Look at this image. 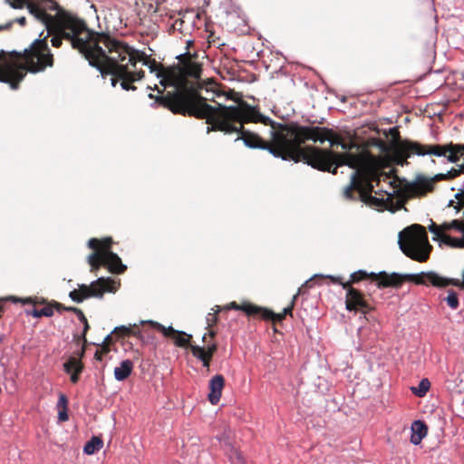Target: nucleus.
I'll use <instances>...</instances> for the list:
<instances>
[{
	"instance_id": "bf43d9fd",
	"label": "nucleus",
	"mask_w": 464,
	"mask_h": 464,
	"mask_svg": "<svg viewBox=\"0 0 464 464\" xmlns=\"http://www.w3.org/2000/svg\"><path fill=\"white\" fill-rule=\"evenodd\" d=\"M462 277L464 278V270H463V273H462Z\"/></svg>"
},
{
	"instance_id": "39448f33",
	"label": "nucleus",
	"mask_w": 464,
	"mask_h": 464,
	"mask_svg": "<svg viewBox=\"0 0 464 464\" xmlns=\"http://www.w3.org/2000/svg\"><path fill=\"white\" fill-rule=\"evenodd\" d=\"M345 143L347 144V142ZM348 145L350 148L345 150L346 151L343 154L332 151L333 156L329 161L330 169H325L324 171L335 174L337 172V168L343 165H347L349 168L355 169V171L351 175L350 184L343 190V197L347 199L359 198L367 204L379 208L383 207L385 205L383 198H379L365 193L362 181L360 179L361 159L359 156L348 151L354 147V144L348 143Z\"/></svg>"
},
{
	"instance_id": "49530a36",
	"label": "nucleus",
	"mask_w": 464,
	"mask_h": 464,
	"mask_svg": "<svg viewBox=\"0 0 464 464\" xmlns=\"http://www.w3.org/2000/svg\"><path fill=\"white\" fill-rule=\"evenodd\" d=\"M56 308L58 311H61V310H64V308H66L65 306H63V304H56Z\"/></svg>"
},
{
	"instance_id": "a19ab883",
	"label": "nucleus",
	"mask_w": 464,
	"mask_h": 464,
	"mask_svg": "<svg viewBox=\"0 0 464 464\" xmlns=\"http://www.w3.org/2000/svg\"><path fill=\"white\" fill-rule=\"evenodd\" d=\"M217 351V344L212 343L206 349L207 354L212 358L213 353Z\"/></svg>"
},
{
	"instance_id": "7ed1b4c3",
	"label": "nucleus",
	"mask_w": 464,
	"mask_h": 464,
	"mask_svg": "<svg viewBox=\"0 0 464 464\" xmlns=\"http://www.w3.org/2000/svg\"><path fill=\"white\" fill-rule=\"evenodd\" d=\"M103 39V55L95 57L97 65L95 67L103 79L110 76L112 87H115L118 81H121V87L125 91H135L136 87L131 83L143 78L144 72H131L129 65L135 67V54L131 55L124 44L111 38L102 36ZM140 54H136V57Z\"/></svg>"
},
{
	"instance_id": "aec40b11",
	"label": "nucleus",
	"mask_w": 464,
	"mask_h": 464,
	"mask_svg": "<svg viewBox=\"0 0 464 464\" xmlns=\"http://www.w3.org/2000/svg\"><path fill=\"white\" fill-rule=\"evenodd\" d=\"M149 324L152 327L156 328L157 330L160 331L165 336H169L170 334H184L185 333L182 331H177L175 330L171 325L165 327L163 324L153 321V320H140V324Z\"/></svg>"
},
{
	"instance_id": "4be33fe9",
	"label": "nucleus",
	"mask_w": 464,
	"mask_h": 464,
	"mask_svg": "<svg viewBox=\"0 0 464 464\" xmlns=\"http://www.w3.org/2000/svg\"><path fill=\"white\" fill-rule=\"evenodd\" d=\"M103 446L102 439L93 436L83 447V452L86 455H92Z\"/></svg>"
},
{
	"instance_id": "20e7f679",
	"label": "nucleus",
	"mask_w": 464,
	"mask_h": 464,
	"mask_svg": "<svg viewBox=\"0 0 464 464\" xmlns=\"http://www.w3.org/2000/svg\"><path fill=\"white\" fill-rule=\"evenodd\" d=\"M179 65L171 67L176 72L177 81L173 82V94L169 97H157V101L170 110L173 113L194 116L190 113L194 105L207 104L206 98L198 95L193 90H188L186 77L198 79L201 73V65L189 53L177 56Z\"/></svg>"
},
{
	"instance_id": "423d86ee",
	"label": "nucleus",
	"mask_w": 464,
	"mask_h": 464,
	"mask_svg": "<svg viewBox=\"0 0 464 464\" xmlns=\"http://www.w3.org/2000/svg\"><path fill=\"white\" fill-rule=\"evenodd\" d=\"M400 249L410 258L425 262L432 246L428 240L425 228L418 224L411 225L401 230L398 235Z\"/></svg>"
},
{
	"instance_id": "c85d7f7f",
	"label": "nucleus",
	"mask_w": 464,
	"mask_h": 464,
	"mask_svg": "<svg viewBox=\"0 0 464 464\" xmlns=\"http://www.w3.org/2000/svg\"><path fill=\"white\" fill-rule=\"evenodd\" d=\"M53 314V308L50 305L44 306L42 308H34L32 312V315L35 318L42 316L50 317Z\"/></svg>"
},
{
	"instance_id": "603ef678",
	"label": "nucleus",
	"mask_w": 464,
	"mask_h": 464,
	"mask_svg": "<svg viewBox=\"0 0 464 464\" xmlns=\"http://www.w3.org/2000/svg\"><path fill=\"white\" fill-rule=\"evenodd\" d=\"M367 186L369 187L370 190L372 191V188H373V185L370 183V184H368Z\"/></svg>"
},
{
	"instance_id": "1a4fd4ad",
	"label": "nucleus",
	"mask_w": 464,
	"mask_h": 464,
	"mask_svg": "<svg viewBox=\"0 0 464 464\" xmlns=\"http://www.w3.org/2000/svg\"><path fill=\"white\" fill-rule=\"evenodd\" d=\"M120 283H116L110 277H99L89 285H78V289L70 292L69 297L75 303H82L85 299L95 297L102 298L104 293H115Z\"/></svg>"
},
{
	"instance_id": "6e6d98bb",
	"label": "nucleus",
	"mask_w": 464,
	"mask_h": 464,
	"mask_svg": "<svg viewBox=\"0 0 464 464\" xmlns=\"http://www.w3.org/2000/svg\"><path fill=\"white\" fill-rule=\"evenodd\" d=\"M58 8V5H54V6L53 7V10L57 9Z\"/></svg>"
},
{
	"instance_id": "6e6552de",
	"label": "nucleus",
	"mask_w": 464,
	"mask_h": 464,
	"mask_svg": "<svg viewBox=\"0 0 464 464\" xmlns=\"http://www.w3.org/2000/svg\"><path fill=\"white\" fill-rule=\"evenodd\" d=\"M367 276H374L376 277V274L372 272L371 274H368L365 270H358L356 272H353L350 276V281L347 283H343L342 277L335 276L332 275H322V274H315L311 278L306 280L304 284V285H306L309 284L310 281H312L314 278L316 277H322V278H329L334 284L342 285L344 289H346V295H345V305L346 309L349 311H362L364 314L368 313L372 307L367 304V302L363 299L362 294L349 286L350 283H356L360 281L362 278H366Z\"/></svg>"
},
{
	"instance_id": "c03bdc74",
	"label": "nucleus",
	"mask_w": 464,
	"mask_h": 464,
	"mask_svg": "<svg viewBox=\"0 0 464 464\" xmlns=\"http://www.w3.org/2000/svg\"><path fill=\"white\" fill-rule=\"evenodd\" d=\"M80 372H81L73 371V372L71 374V381H72V382L76 383L78 382V380H79L78 375H79Z\"/></svg>"
},
{
	"instance_id": "4468645a",
	"label": "nucleus",
	"mask_w": 464,
	"mask_h": 464,
	"mask_svg": "<svg viewBox=\"0 0 464 464\" xmlns=\"http://www.w3.org/2000/svg\"><path fill=\"white\" fill-rule=\"evenodd\" d=\"M404 277L413 281L419 285H432L437 287L446 286L450 284H453L451 279L443 277L433 271L429 272H420V274H406ZM454 285H458V283H454Z\"/></svg>"
},
{
	"instance_id": "ea45409f",
	"label": "nucleus",
	"mask_w": 464,
	"mask_h": 464,
	"mask_svg": "<svg viewBox=\"0 0 464 464\" xmlns=\"http://www.w3.org/2000/svg\"><path fill=\"white\" fill-rule=\"evenodd\" d=\"M73 313L78 316L79 320L82 323L87 320L85 315L83 314L82 311L79 308H74Z\"/></svg>"
},
{
	"instance_id": "de8ad7c7",
	"label": "nucleus",
	"mask_w": 464,
	"mask_h": 464,
	"mask_svg": "<svg viewBox=\"0 0 464 464\" xmlns=\"http://www.w3.org/2000/svg\"><path fill=\"white\" fill-rule=\"evenodd\" d=\"M112 333L109 334L105 338H104V342H107L111 339V335Z\"/></svg>"
},
{
	"instance_id": "58836bf2",
	"label": "nucleus",
	"mask_w": 464,
	"mask_h": 464,
	"mask_svg": "<svg viewBox=\"0 0 464 464\" xmlns=\"http://www.w3.org/2000/svg\"><path fill=\"white\" fill-rule=\"evenodd\" d=\"M172 94H173V92H169L167 93V95H165L164 97H169V96H171ZM148 97H149L150 99H155V102H154L153 103H151V104H150V106H151V107H154L156 103H159V104H160V105H161V103H160V102H159L157 101V97H163L162 95L154 96L152 93H150V94L148 95ZM162 106H164V105L162 104Z\"/></svg>"
},
{
	"instance_id": "c756f323",
	"label": "nucleus",
	"mask_w": 464,
	"mask_h": 464,
	"mask_svg": "<svg viewBox=\"0 0 464 464\" xmlns=\"http://www.w3.org/2000/svg\"><path fill=\"white\" fill-rule=\"evenodd\" d=\"M220 311V307L218 305H216L215 307L211 308V312H209L206 316V322L208 326H212L213 324H217L218 322V314Z\"/></svg>"
},
{
	"instance_id": "a18cd8bd",
	"label": "nucleus",
	"mask_w": 464,
	"mask_h": 464,
	"mask_svg": "<svg viewBox=\"0 0 464 464\" xmlns=\"http://www.w3.org/2000/svg\"><path fill=\"white\" fill-rule=\"evenodd\" d=\"M211 357L207 355V357L202 358L200 361L202 362V364L204 367L208 368L209 367V362Z\"/></svg>"
},
{
	"instance_id": "7c9ffc66",
	"label": "nucleus",
	"mask_w": 464,
	"mask_h": 464,
	"mask_svg": "<svg viewBox=\"0 0 464 464\" xmlns=\"http://www.w3.org/2000/svg\"><path fill=\"white\" fill-rule=\"evenodd\" d=\"M448 305L451 308V309H457L458 306H459V297H458V295L456 292L450 290L449 291L448 293V295L447 297L444 299Z\"/></svg>"
},
{
	"instance_id": "dca6fc26",
	"label": "nucleus",
	"mask_w": 464,
	"mask_h": 464,
	"mask_svg": "<svg viewBox=\"0 0 464 464\" xmlns=\"http://www.w3.org/2000/svg\"><path fill=\"white\" fill-rule=\"evenodd\" d=\"M300 293H301V289L299 288L297 293L292 297L290 304L288 306H286L285 308H284L282 313L275 314L274 312H272L268 309L261 307V310L259 311L258 314H260V316H262L265 319H271L273 321H277V322L282 321L287 314L292 315V310L294 308L295 300H296L297 296L300 295Z\"/></svg>"
},
{
	"instance_id": "79ce46f5",
	"label": "nucleus",
	"mask_w": 464,
	"mask_h": 464,
	"mask_svg": "<svg viewBox=\"0 0 464 464\" xmlns=\"http://www.w3.org/2000/svg\"><path fill=\"white\" fill-rule=\"evenodd\" d=\"M7 299L11 300L12 302L14 303H23V304H28L29 303V299H21V298H18V297H15V296H9L7 297Z\"/></svg>"
},
{
	"instance_id": "bb28decb",
	"label": "nucleus",
	"mask_w": 464,
	"mask_h": 464,
	"mask_svg": "<svg viewBox=\"0 0 464 464\" xmlns=\"http://www.w3.org/2000/svg\"><path fill=\"white\" fill-rule=\"evenodd\" d=\"M63 369L67 373H71L72 371L82 372V364L79 359L70 357L69 360L63 364Z\"/></svg>"
},
{
	"instance_id": "f03ea898",
	"label": "nucleus",
	"mask_w": 464,
	"mask_h": 464,
	"mask_svg": "<svg viewBox=\"0 0 464 464\" xmlns=\"http://www.w3.org/2000/svg\"><path fill=\"white\" fill-rule=\"evenodd\" d=\"M26 8L35 21L44 25L47 34L42 38L44 34L42 32L39 38L24 50L25 63L14 61L8 56L9 61L17 66V70H23V78L27 71L38 72L47 66H53V54L46 43V37L49 35L53 36L51 39L53 46L60 47L62 40L66 39L71 42L72 48L78 49L83 54L90 65H97L95 57L103 55L102 36H107L106 34L90 30L83 20L72 14H64L56 21L37 4H28Z\"/></svg>"
},
{
	"instance_id": "09e8293b",
	"label": "nucleus",
	"mask_w": 464,
	"mask_h": 464,
	"mask_svg": "<svg viewBox=\"0 0 464 464\" xmlns=\"http://www.w3.org/2000/svg\"><path fill=\"white\" fill-rule=\"evenodd\" d=\"M95 358L97 360H102V356L98 353V352H96V353H95Z\"/></svg>"
},
{
	"instance_id": "473e14b6",
	"label": "nucleus",
	"mask_w": 464,
	"mask_h": 464,
	"mask_svg": "<svg viewBox=\"0 0 464 464\" xmlns=\"http://www.w3.org/2000/svg\"><path fill=\"white\" fill-rule=\"evenodd\" d=\"M192 337L191 334H178L174 337L175 344L179 347L187 346L189 343V339Z\"/></svg>"
},
{
	"instance_id": "2eb2a0df",
	"label": "nucleus",
	"mask_w": 464,
	"mask_h": 464,
	"mask_svg": "<svg viewBox=\"0 0 464 464\" xmlns=\"http://www.w3.org/2000/svg\"><path fill=\"white\" fill-rule=\"evenodd\" d=\"M225 380L220 374L213 376L209 381L208 401L212 405L218 404L220 400L222 390L224 388Z\"/></svg>"
},
{
	"instance_id": "5701e85b",
	"label": "nucleus",
	"mask_w": 464,
	"mask_h": 464,
	"mask_svg": "<svg viewBox=\"0 0 464 464\" xmlns=\"http://www.w3.org/2000/svg\"><path fill=\"white\" fill-rule=\"evenodd\" d=\"M140 324H130L129 326H126V325H120V326H116L112 331L111 333H118V332H121L123 334V335H133L139 339H142V334L140 333V330H137V331H133L132 328H136L138 327Z\"/></svg>"
},
{
	"instance_id": "13d9d810",
	"label": "nucleus",
	"mask_w": 464,
	"mask_h": 464,
	"mask_svg": "<svg viewBox=\"0 0 464 464\" xmlns=\"http://www.w3.org/2000/svg\"><path fill=\"white\" fill-rule=\"evenodd\" d=\"M205 338H206V334H204V335L202 336V340L204 341V340H205Z\"/></svg>"
},
{
	"instance_id": "9b49d317",
	"label": "nucleus",
	"mask_w": 464,
	"mask_h": 464,
	"mask_svg": "<svg viewBox=\"0 0 464 464\" xmlns=\"http://www.w3.org/2000/svg\"><path fill=\"white\" fill-rule=\"evenodd\" d=\"M130 54H140L135 57V64L140 62L142 65L147 66L151 73H155V76L160 80V84L164 88L173 85V82L177 81L176 72L169 68H164L161 64L158 63L155 60H150L143 52L135 50L129 45L124 44Z\"/></svg>"
},
{
	"instance_id": "4c0bfd02",
	"label": "nucleus",
	"mask_w": 464,
	"mask_h": 464,
	"mask_svg": "<svg viewBox=\"0 0 464 464\" xmlns=\"http://www.w3.org/2000/svg\"><path fill=\"white\" fill-rule=\"evenodd\" d=\"M67 409L60 410L58 412V420L60 421H66L68 420Z\"/></svg>"
},
{
	"instance_id": "412c9836",
	"label": "nucleus",
	"mask_w": 464,
	"mask_h": 464,
	"mask_svg": "<svg viewBox=\"0 0 464 464\" xmlns=\"http://www.w3.org/2000/svg\"><path fill=\"white\" fill-rule=\"evenodd\" d=\"M219 441H224L225 446L227 448V454L232 462H238L240 464L244 463L243 457L239 451H237L227 440L225 436L218 438Z\"/></svg>"
},
{
	"instance_id": "c9c22d12",
	"label": "nucleus",
	"mask_w": 464,
	"mask_h": 464,
	"mask_svg": "<svg viewBox=\"0 0 464 464\" xmlns=\"http://www.w3.org/2000/svg\"><path fill=\"white\" fill-rule=\"evenodd\" d=\"M14 22H16L18 23L20 25H24L25 23H26V18L24 16H20V17H17L16 19H14L13 22H9L4 25H0V30H3V29H8L12 24Z\"/></svg>"
},
{
	"instance_id": "2f4dec72",
	"label": "nucleus",
	"mask_w": 464,
	"mask_h": 464,
	"mask_svg": "<svg viewBox=\"0 0 464 464\" xmlns=\"http://www.w3.org/2000/svg\"><path fill=\"white\" fill-rule=\"evenodd\" d=\"M429 230L434 235L432 238L434 241H442V237L445 234H443L441 231V225L438 227L434 222L431 221L430 225L429 226Z\"/></svg>"
},
{
	"instance_id": "ddd939ff",
	"label": "nucleus",
	"mask_w": 464,
	"mask_h": 464,
	"mask_svg": "<svg viewBox=\"0 0 464 464\" xmlns=\"http://www.w3.org/2000/svg\"><path fill=\"white\" fill-rule=\"evenodd\" d=\"M23 70H17V66L9 61L8 56L0 52V82L9 83L11 89L16 90L23 80Z\"/></svg>"
},
{
	"instance_id": "a211bd4d",
	"label": "nucleus",
	"mask_w": 464,
	"mask_h": 464,
	"mask_svg": "<svg viewBox=\"0 0 464 464\" xmlns=\"http://www.w3.org/2000/svg\"><path fill=\"white\" fill-rule=\"evenodd\" d=\"M133 369V362L127 359L121 362L120 365L114 369V378L118 382L124 381L128 378Z\"/></svg>"
},
{
	"instance_id": "4d7b16f0",
	"label": "nucleus",
	"mask_w": 464,
	"mask_h": 464,
	"mask_svg": "<svg viewBox=\"0 0 464 464\" xmlns=\"http://www.w3.org/2000/svg\"><path fill=\"white\" fill-rule=\"evenodd\" d=\"M461 287L464 288V278H463V282L461 284Z\"/></svg>"
},
{
	"instance_id": "9d476101",
	"label": "nucleus",
	"mask_w": 464,
	"mask_h": 464,
	"mask_svg": "<svg viewBox=\"0 0 464 464\" xmlns=\"http://www.w3.org/2000/svg\"><path fill=\"white\" fill-rule=\"evenodd\" d=\"M401 154L405 158H410L411 155L425 156L432 155L436 157H446L450 162H456L459 158L458 155L446 146L440 145H421L415 141H404L401 143Z\"/></svg>"
},
{
	"instance_id": "b1692460",
	"label": "nucleus",
	"mask_w": 464,
	"mask_h": 464,
	"mask_svg": "<svg viewBox=\"0 0 464 464\" xmlns=\"http://www.w3.org/2000/svg\"><path fill=\"white\" fill-rule=\"evenodd\" d=\"M380 275H383L384 277L381 281L376 282V285L378 286L397 285L401 284V276L397 273H393L390 276H386L385 272H381Z\"/></svg>"
},
{
	"instance_id": "e433bc0d",
	"label": "nucleus",
	"mask_w": 464,
	"mask_h": 464,
	"mask_svg": "<svg viewBox=\"0 0 464 464\" xmlns=\"http://www.w3.org/2000/svg\"><path fill=\"white\" fill-rule=\"evenodd\" d=\"M67 402H68V401H67L66 396L64 394H60L56 406L58 409H61V410L67 409Z\"/></svg>"
},
{
	"instance_id": "72a5a7b5",
	"label": "nucleus",
	"mask_w": 464,
	"mask_h": 464,
	"mask_svg": "<svg viewBox=\"0 0 464 464\" xmlns=\"http://www.w3.org/2000/svg\"><path fill=\"white\" fill-rule=\"evenodd\" d=\"M190 349L193 356H195L198 360H201L202 358H205L208 355L206 349L204 347H200L198 345H191Z\"/></svg>"
},
{
	"instance_id": "37998d69",
	"label": "nucleus",
	"mask_w": 464,
	"mask_h": 464,
	"mask_svg": "<svg viewBox=\"0 0 464 464\" xmlns=\"http://www.w3.org/2000/svg\"><path fill=\"white\" fill-rule=\"evenodd\" d=\"M82 324H83V331H82V337L83 341L86 342V337L85 336H86V333H87V331L89 329V324H88L87 320L85 322H82Z\"/></svg>"
},
{
	"instance_id": "8fccbe9b",
	"label": "nucleus",
	"mask_w": 464,
	"mask_h": 464,
	"mask_svg": "<svg viewBox=\"0 0 464 464\" xmlns=\"http://www.w3.org/2000/svg\"><path fill=\"white\" fill-rule=\"evenodd\" d=\"M74 308H75V307H67V308H64V310L73 312V309H74Z\"/></svg>"
},
{
	"instance_id": "cd10ccee",
	"label": "nucleus",
	"mask_w": 464,
	"mask_h": 464,
	"mask_svg": "<svg viewBox=\"0 0 464 464\" xmlns=\"http://www.w3.org/2000/svg\"><path fill=\"white\" fill-rule=\"evenodd\" d=\"M450 229H456L459 232H464V224L463 222L454 219L450 222H444L441 224V231L443 234H445L446 231Z\"/></svg>"
},
{
	"instance_id": "864d4df0",
	"label": "nucleus",
	"mask_w": 464,
	"mask_h": 464,
	"mask_svg": "<svg viewBox=\"0 0 464 464\" xmlns=\"http://www.w3.org/2000/svg\"><path fill=\"white\" fill-rule=\"evenodd\" d=\"M90 7H91L92 9H93V11H94V12H96V11H97V10H96V7H95V5H92Z\"/></svg>"
},
{
	"instance_id": "6ab92c4d",
	"label": "nucleus",
	"mask_w": 464,
	"mask_h": 464,
	"mask_svg": "<svg viewBox=\"0 0 464 464\" xmlns=\"http://www.w3.org/2000/svg\"><path fill=\"white\" fill-rule=\"evenodd\" d=\"M224 309H233L237 311H243L247 315L252 314H258L259 311L261 310V307H258L255 304H249V303H243L242 304H238L236 302H230L226 306H224Z\"/></svg>"
},
{
	"instance_id": "a878e982",
	"label": "nucleus",
	"mask_w": 464,
	"mask_h": 464,
	"mask_svg": "<svg viewBox=\"0 0 464 464\" xmlns=\"http://www.w3.org/2000/svg\"><path fill=\"white\" fill-rule=\"evenodd\" d=\"M385 181L389 184L390 186V188L389 189H385L384 192L387 196H392V194H394L396 192V186L394 185V183L396 182V180L394 179H392V177L386 175V174H381L377 177L376 179V181H377V185L381 182V181Z\"/></svg>"
},
{
	"instance_id": "3c124183",
	"label": "nucleus",
	"mask_w": 464,
	"mask_h": 464,
	"mask_svg": "<svg viewBox=\"0 0 464 464\" xmlns=\"http://www.w3.org/2000/svg\"><path fill=\"white\" fill-rule=\"evenodd\" d=\"M154 89H155V90H157L159 93H161V92H162V91H161V90H160V89L157 87V85H155Z\"/></svg>"
},
{
	"instance_id": "5fc2aeb1",
	"label": "nucleus",
	"mask_w": 464,
	"mask_h": 464,
	"mask_svg": "<svg viewBox=\"0 0 464 464\" xmlns=\"http://www.w3.org/2000/svg\"><path fill=\"white\" fill-rule=\"evenodd\" d=\"M209 334H210L211 336H214V335H215V332L210 331V332H209Z\"/></svg>"
},
{
	"instance_id": "393cba45",
	"label": "nucleus",
	"mask_w": 464,
	"mask_h": 464,
	"mask_svg": "<svg viewBox=\"0 0 464 464\" xmlns=\"http://www.w3.org/2000/svg\"><path fill=\"white\" fill-rule=\"evenodd\" d=\"M430 387L429 379L423 378L417 387H411V392L418 397H424Z\"/></svg>"
},
{
	"instance_id": "f3484780",
	"label": "nucleus",
	"mask_w": 464,
	"mask_h": 464,
	"mask_svg": "<svg viewBox=\"0 0 464 464\" xmlns=\"http://www.w3.org/2000/svg\"><path fill=\"white\" fill-rule=\"evenodd\" d=\"M427 426L423 421H413V423L411 424V442L413 445L420 444L422 439L427 435Z\"/></svg>"
},
{
	"instance_id": "0eeeda50",
	"label": "nucleus",
	"mask_w": 464,
	"mask_h": 464,
	"mask_svg": "<svg viewBox=\"0 0 464 464\" xmlns=\"http://www.w3.org/2000/svg\"><path fill=\"white\" fill-rule=\"evenodd\" d=\"M111 237L102 240L92 237L88 240V247L93 249V252L87 256L92 271L99 269L101 266H107L110 271L116 274H122L127 269L121 257L111 250Z\"/></svg>"
},
{
	"instance_id": "f8f14e48",
	"label": "nucleus",
	"mask_w": 464,
	"mask_h": 464,
	"mask_svg": "<svg viewBox=\"0 0 464 464\" xmlns=\"http://www.w3.org/2000/svg\"><path fill=\"white\" fill-rule=\"evenodd\" d=\"M460 172H464V163L459 166V169H452L445 174H436L432 178H429L423 175H418L410 183V187L412 191L416 193L424 194L427 191H430L433 188V182L443 179H452L457 177Z\"/></svg>"
},
{
	"instance_id": "f704fd0d",
	"label": "nucleus",
	"mask_w": 464,
	"mask_h": 464,
	"mask_svg": "<svg viewBox=\"0 0 464 464\" xmlns=\"http://www.w3.org/2000/svg\"><path fill=\"white\" fill-rule=\"evenodd\" d=\"M5 1L14 9H22L24 6L27 7L28 4H31L30 2H28L26 0H5Z\"/></svg>"
},
{
	"instance_id": "f257e3e1",
	"label": "nucleus",
	"mask_w": 464,
	"mask_h": 464,
	"mask_svg": "<svg viewBox=\"0 0 464 464\" xmlns=\"http://www.w3.org/2000/svg\"><path fill=\"white\" fill-rule=\"evenodd\" d=\"M190 113L198 119H206L207 123L210 124L207 127V133L218 130L237 132L240 135L236 141L242 140L249 149L267 150L283 160L304 161L319 170L330 169L329 161L333 152L312 146L302 147L305 141H328L331 146L339 145L343 150L350 148L333 130L297 123L282 124L246 103L228 107L218 104V108L198 104Z\"/></svg>"
}]
</instances>
